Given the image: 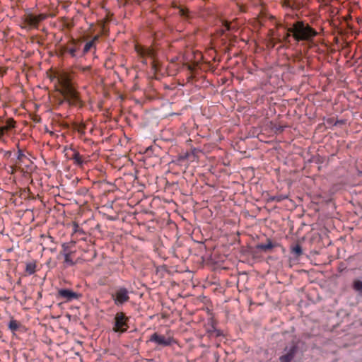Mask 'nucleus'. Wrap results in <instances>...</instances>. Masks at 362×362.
Wrapping results in <instances>:
<instances>
[{
	"label": "nucleus",
	"instance_id": "1",
	"mask_svg": "<svg viewBox=\"0 0 362 362\" xmlns=\"http://www.w3.org/2000/svg\"><path fill=\"white\" fill-rule=\"evenodd\" d=\"M288 31L292 33L293 37L297 42L306 41L311 42L318 35V33L313 28L303 21L295 22L293 26L288 28Z\"/></svg>",
	"mask_w": 362,
	"mask_h": 362
},
{
	"label": "nucleus",
	"instance_id": "2",
	"mask_svg": "<svg viewBox=\"0 0 362 362\" xmlns=\"http://www.w3.org/2000/svg\"><path fill=\"white\" fill-rule=\"evenodd\" d=\"M134 49L141 59V62L144 65H147L148 64V57L152 59L151 68L155 72H156L158 69V63L154 59L156 54L154 49L151 47H144L138 44L135 45Z\"/></svg>",
	"mask_w": 362,
	"mask_h": 362
},
{
	"label": "nucleus",
	"instance_id": "3",
	"mask_svg": "<svg viewBox=\"0 0 362 362\" xmlns=\"http://www.w3.org/2000/svg\"><path fill=\"white\" fill-rule=\"evenodd\" d=\"M111 298L115 305H122L129 300V291L124 286H117L111 293Z\"/></svg>",
	"mask_w": 362,
	"mask_h": 362
},
{
	"label": "nucleus",
	"instance_id": "4",
	"mask_svg": "<svg viewBox=\"0 0 362 362\" xmlns=\"http://www.w3.org/2000/svg\"><path fill=\"white\" fill-rule=\"evenodd\" d=\"M128 322L129 317L123 312L117 313L114 318L112 330L120 334L126 332L129 328Z\"/></svg>",
	"mask_w": 362,
	"mask_h": 362
},
{
	"label": "nucleus",
	"instance_id": "5",
	"mask_svg": "<svg viewBox=\"0 0 362 362\" xmlns=\"http://www.w3.org/2000/svg\"><path fill=\"white\" fill-rule=\"evenodd\" d=\"M59 93L62 97H65L66 103L69 106H82L79 93L74 86L64 90H59Z\"/></svg>",
	"mask_w": 362,
	"mask_h": 362
},
{
	"label": "nucleus",
	"instance_id": "6",
	"mask_svg": "<svg viewBox=\"0 0 362 362\" xmlns=\"http://www.w3.org/2000/svg\"><path fill=\"white\" fill-rule=\"evenodd\" d=\"M81 42L79 40L71 39L62 47V53H68L73 58L81 57Z\"/></svg>",
	"mask_w": 362,
	"mask_h": 362
},
{
	"label": "nucleus",
	"instance_id": "7",
	"mask_svg": "<svg viewBox=\"0 0 362 362\" xmlns=\"http://www.w3.org/2000/svg\"><path fill=\"white\" fill-rule=\"evenodd\" d=\"M149 341L151 342H154L158 345H160L162 346H170L173 344L175 343V339L172 336H164L160 334L157 332L153 333L149 339Z\"/></svg>",
	"mask_w": 362,
	"mask_h": 362
},
{
	"label": "nucleus",
	"instance_id": "8",
	"mask_svg": "<svg viewBox=\"0 0 362 362\" xmlns=\"http://www.w3.org/2000/svg\"><path fill=\"white\" fill-rule=\"evenodd\" d=\"M58 82L60 86L59 90H64L69 88L73 87V85L71 83V78L69 74L66 72H62L59 74L58 76Z\"/></svg>",
	"mask_w": 362,
	"mask_h": 362
},
{
	"label": "nucleus",
	"instance_id": "9",
	"mask_svg": "<svg viewBox=\"0 0 362 362\" xmlns=\"http://www.w3.org/2000/svg\"><path fill=\"white\" fill-rule=\"evenodd\" d=\"M58 296L69 302L75 299H78L81 294L69 289L62 288L58 291Z\"/></svg>",
	"mask_w": 362,
	"mask_h": 362
},
{
	"label": "nucleus",
	"instance_id": "10",
	"mask_svg": "<svg viewBox=\"0 0 362 362\" xmlns=\"http://www.w3.org/2000/svg\"><path fill=\"white\" fill-rule=\"evenodd\" d=\"M297 352V346L293 345L290 347L287 353L279 358L281 362H291Z\"/></svg>",
	"mask_w": 362,
	"mask_h": 362
},
{
	"label": "nucleus",
	"instance_id": "11",
	"mask_svg": "<svg viewBox=\"0 0 362 362\" xmlns=\"http://www.w3.org/2000/svg\"><path fill=\"white\" fill-rule=\"evenodd\" d=\"M15 127V121L13 119H8L6 122V124L0 127V141L2 140L3 136L10 129Z\"/></svg>",
	"mask_w": 362,
	"mask_h": 362
},
{
	"label": "nucleus",
	"instance_id": "12",
	"mask_svg": "<svg viewBox=\"0 0 362 362\" xmlns=\"http://www.w3.org/2000/svg\"><path fill=\"white\" fill-rule=\"evenodd\" d=\"M276 246L275 244L272 243V241L270 239L267 240L266 244H258L256 245V249L263 251V252H268L270 251L272 249H273Z\"/></svg>",
	"mask_w": 362,
	"mask_h": 362
},
{
	"label": "nucleus",
	"instance_id": "13",
	"mask_svg": "<svg viewBox=\"0 0 362 362\" xmlns=\"http://www.w3.org/2000/svg\"><path fill=\"white\" fill-rule=\"evenodd\" d=\"M70 159L74 160V163L78 166H82L86 162L83 156L76 150H73V154Z\"/></svg>",
	"mask_w": 362,
	"mask_h": 362
},
{
	"label": "nucleus",
	"instance_id": "14",
	"mask_svg": "<svg viewBox=\"0 0 362 362\" xmlns=\"http://www.w3.org/2000/svg\"><path fill=\"white\" fill-rule=\"evenodd\" d=\"M24 23L26 24V25L33 28H37V21L35 19V17L32 13H29L25 16L24 17Z\"/></svg>",
	"mask_w": 362,
	"mask_h": 362
},
{
	"label": "nucleus",
	"instance_id": "15",
	"mask_svg": "<svg viewBox=\"0 0 362 362\" xmlns=\"http://www.w3.org/2000/svg\"><path fill=\"white\" fill-rule=\"evenodd\" d=\"M36 262L35 261L29 262L25 265V272L28 275L33 274L36 271Z\"/></svg>",
	"mask_w": 362,
	"mask_h": 362
},
{
	"label": "nucleus",
	"instance_id": "16",
	"mask_svg": "<svg viewBox=\"0 0 362 362\" xmlns=\"http://www.w3.org/2000/svg\"><path fill=\"white\" fill-rule=\"evenodd\" d=\"M291 252L296 257H300L303 254L302 247L299 244L293 245L291 246Z\"/></svg>",
	"mask_w": 362,
	"mask_h": 362
},
{
	"label": "nucleus",
	"instance_id": "17",
	"mask_svg": "<svg viewBox=\"0 0 362 362\" xmlns=\"http://www.w3.org/2000/svg\"><path fill=\"white\" fill-rule=\"evenodd\" d=\"M25 160H29L26 155H25L22 150L18 149L17 160L16 162V165H21L25 161Z\"/></svg>",
	"mask_w": 362,
	"mask_h": 362
},
{
	"label": "nucleus",
	"instance_id": "18",
	"mask_svg": "<svg viewBox=\"0 0 362 362\" xmlns=\"http://www.w3.org/2000/svg\"><path fill=\"white\" fill-rule=\"evenodd\" d=\"M94 47L95 45L93 44V42L89 41L86 42L84 45L83 50L81 51L80 57H83L84 55H86Z\"/></svg>",
	"mask_w": 362,
	"mask_h": 362
},
{
	"label": "nucleus",
	"instance_id": "19",
	"mask_svg": "<svg viewBox=\"0 0 362 362\" xmlns=\"http://www.w3.org/2000/svg\"><path fill=\"white\" fill-rule=\"evenodd\" d=\"M20 323L16 320H11L8 323V328L11 332H14L18 329Z\"/></svg>",
	"mask_w": 362,
	"mask_h": 362
},
{
	"label": "nucleus",
	"instance_id": "20",
	"mask_svg": "<svg viewBox=\"0 0 362 362\" xmlns=\"http://www.w3.org/2000/svg\"><path fill=\"white\" fill-rule=\"evenodd\" d=\"M354 289L362 295V280H355L353 283Z\"/></svg>",
	"mask_w": 362,
	"mask_h": 362
},
{
	"label": "nucleus",
	"instance_id": "21",
	"mask_svg": "<svg viewBox=\"0 0 362 362\" xmlns=\"http://www.w3.org/2000/svg\"><path fill=\"white\" fill-rule=\"evenodd\" d=\"M288 198V196L284 195V194H279L276 196H272L269 198V201L271 202H280L284 199H286Z\"/></svg>",
	"mask_w": 362,
	"mask_h": 362
},
{
	"label": "nucleus",
	"instance_id": "22",
	"mask_svg": "<svg viewBox=\"0 0 362 362\" xmlns=\"http://www.w3.org/2000/svg\"><path fill=\"white\" fill-rule=\"evenodd\" d=\"M64 263L66 264L67 266L74 265L75 263L71 258L69 253H66L64 255Z\"/></svg>",
	"mask_w": 362,
	"mask_h": 362
},
{
	"label": "nucleus",
	"instance_id": "23",
	"mask_svg": "<svg viewBox=\"0 0 362 362\" xmlns=\"http://www.w3.org/2000/svg\"><path fill=\"white\" fill-rule=\"evenodd\" d=\"M294 2H291L289 0H284L283 1V6L287 7V8H291L293 9L296 8V7L294 6Z\"/></svg>",
	"mask_w": 362,
	"mask_h": 362
},
{
	"label": "nucleus",
	"instance_id": "24",
	"mask_svg": "<svg viewBox=\"0 0 362 362\" xmlns=\"http://www.w3.org/2000/svg\"><path fill=\"white\" fill-rule=\"evenodd\" d=\"M188 13H189V11L187 8H182V7L179 8V14L181 16L187 18Z\"/></svg>",
	"mask_w": 362,
	"mask_h": 362
},
{
	"label": "nucleus",
	"instance_id": "25",
	"mask_svg": "<svg viewBox=\"0 0 362 362\" xmlns=\"http://www.w3.org/2000/svg\"><path fill=\"white\" fill-rule=\"evenodd\" d=\"M47 15L45 13H40L37 16H35L37 24L38 25L41 21H44L47 18Z\"/></svg>",
	"mask_w": 362,
	"mask_h": 362
},
{
	"label": "nucleus",
	"instance_id": "26",
	"mask_svg": "<svg viewBox=\"0 0 362 362\" xmlns=\"http://www.w3.org/2000/svg\"><path fill=\"white\" fill-rule=\"evenodd\" d=\"M47 15L45 13H40L37 16H35L37 24L38 25L41 21H44L47 18Z\"/></svg>",
	"mask_w": 362,
	"mask_h": 362
},
{
	"label": "nucleus",
	"instance_id": "27",
	"mask_svg": "<svg viewBox=\"0 0 362 362\" xmlns=\"http://www.w3.org/2000/svg\"><path fill=\"white\" fill-rule=\"evenodd\" d=\"M86 125L84 124H81L77 125L76 127V130L81 134H85Z\"/></svg>",
	"mask_w": 362,
	"mask_h": 362
},
{
	"label": "nucleus",
	"instance_id": "28",
	"mask_svg": "<svg viewBox=\"0 0 362 362\" xmlns=\"http://www.w3.org/2000/svg\"><path fill=\"white\" fill-rule=\"evenodd\" d=\"M223 26L226 29V30H230V25L228 22H225L223 23Z\"/></svg>",
	"mask_w": 362,
	"mask_h": 362
},
{
	"label": "nucleus",
	"instance_id": "29",
	"mask_svg": "<svg viewBox=\"0 0 362 362\" xmlns=\"http://www.w3.org/2000/svg\"><path fill=\"white\" fill-rule=\"evenodd\" d=\"M100 36L98 35H95L93 38L90 40L91 42H93V44L95 45V42L98 41Z\"/></svg>",
	"mask_w": 362,
	"mask_h": 362
},
{
	"label": "nucleus",
	"instance_id": "30",
	"mask_svg": "<svg viewBox=\"0 0 362 362\" xmlns=\"http://www.w3.org/2000/svg\"><path fill=\"white\" fill-rule=\"evenodd\" d=\"M214 336H216V337H218L221 335V332L218 329H214Z\"/></svg>",
	"mask_w": 362,
	"mask_h": 362
},
{
	"label": "nucleus",
	"instance_id": "31",
	"mask_svg": "<svg viewBox=\"0 0 362 362\" xmlns=\"http://www.w3.org/2000/svg\"><path fill=\"white\" fill-rule=\"evenodd\" d=\"M66 103L65 97H63L62 99L59 100V105H61L63 103Z\"/></svg>",
	"mask_w": 362,
	"mask_h": 362
},
{
	"label": "nucleus",
	"instance_id": "32",
	"mask_svg": "<svg viewBox=\"0 0 362 362\" xmlns=\"http://www.w3.org/2000/svg\"><path fill=\"white\" fill-rule=\"evenodd\" d=\"M291 34H292V33H289V31L288 30V33L286 35V40H287L288 37H290Z\"/></svg>",
	"mask_w": 362,
	"mask_h": 362
},
{
	"label": "nucleus",
	"instance_id": "33",
	"mask_svg": "<svg viewBox=\"0 0 362 362\" xmlns=\"http://www.w3.org/2000/svg\"><path fill=\"white\" fill-rule=\"evenodd\" d=\"M186 66H187L188 69H189V70H192V66H191V65L186 64Z\"/></svg>",
	"mask_w": 362,
	"mask_h": 362
},
{
	"label": "nucleus",
	"instance_id": "34",
	"mask_svg": "<svg viewBox=\"0 0 362 362\" xmlns=\"http://www.w3.org/2000/svg\"><path fill=\"white\" fill-rule=\"evenodd\" d=\"M2 121H0V127H2L3 124H2Z\"/></svg>",
	"mask_w": 362,
	"mask_h": 362
},
{
	"label": "nucleus",
	"instance_id": "35",
	"mask_svg": "<svg viewBox=\"0 0 362 362\" xmlns=\"http://www.w3.org/2000/svg\"><path fill=\"white\" fill-rule=\"evenodd\" d=\"M146 362H151V361H146Z\"/></svg>",
	"mask_w": 362,
	"mask_h": 362
}]
</instances>
